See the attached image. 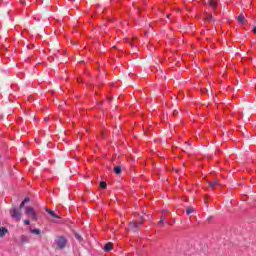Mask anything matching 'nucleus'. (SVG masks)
Wrapping results in <instances>:
<instances>
[{
    "mask_svg": "<svg viewBox=\"0 0 256 256\" xmlns=\"http://www.w3.org/2000/svg\"><path fill=\"white\" fill-rule=\"evenodd\" d=\"M100 187L101 189H107V182L105 181L100 182Z\"/></svg>",
    "mask_w": 256,
    "mask_h": 256,
    "instance_id": "nucleus-16",
    "label": "nucleus"
},
{
    "mask_svg": "<svg viewBox=\"0 0 256 256\" xmlns=\"http://www.w3.org/2000/svg\"><path fill=\"white\" fill-rule=\"evenodd\" d=\"M20 241L21 243L25 244V243H29V238L25 235L20 236Z\"/></svg>",
    "mask_w": 256,
    "mask_h": 256,
    "instance_id": "nucleus-11",
    "label": "nucleus"
},
{
    "mask_svg": "<svg viewBox=\"0 0 256 256\" xmlns=\"http://www.w3.org/2000/svg\"><path fill=\"white\" fill-rule=\"evenodd\" d=\"M7 233H9V230H7V228L0 227V239L5 237V235H7Z\"/></svg>",
    "mask_w": 256,
    "mask_h": 256,
    "instance_id": "nucleus-6",
    "label": "nucleus"
},
{
    "mask_svg": "<svg viewBox=\"0 0 256 256\" xmlns=\"http://www.w3.org/2000/svg\"><path fill=\"white\" fill-rule=\"evenodd\" d=\"M131 47H133V43L130 42Z\"/></svg>",
    "mask_w": 256,
    "mask_h": 256,
    "instance_id": "nucleus-31",
    "label": "nucleus"
},
{
    "mask_svg": "<svg viewBox=\"0 0 256 256\" xmlns=\"http://www.w3.org/2000/svg\"><path fill=\"white\" fill-rule=\"evenodd\" d=\"M202 93H209V90L204 89V90H202Z\"/></svg>",
    "mask_w": 256,
    "mask_h": 256,
    "instance_id": "nucleus-22",
    "label": "nucleus"
},
{
    "mask_svg": "<svg viewBox=\"0 0 256 256\" xmlns=\"http://www.w3.org/2000/svg\"><path fill=\"white\" fill-rule=\"evenodd\" d=\"M143 221H144V218H143V216H141L140 217V223H143Z\"/></svg>",
    "mask_w": 256,
    "mask_h": 256,
    "instance_id": "nucleus-23",
    "label": "nucleus"
},
{
    "mask_svg": "<svg viewBox=\"0 0 256 256\" xmlns=\"http://www.w3.org/2000/svg\"><path fill=\"white\" fill-rule=\"evenodd\" d=\"M194 212H195V209L193 207H189L186 210L187 215H191V213H194Z\"/></svg>",
    "mask_w": 256,
    "mask_h": 256,
    "instance_id": "nucleus-15",
    "label": "nucleus"
},
{
    "mask_svg": "<svg viewBox=\"0 0 256 256\" xmlns=\"http://www.w3.org/2000/svg\"><path fill=\"white\" fill-rule=\"evenodd\" d=\"M122 171H123V168H121V166L114 167V173L116 175H121Z\"/></svg>",
    "mask_w": 256,
    "mask_h": 256,
    "instance_id": "nucleus-9",
    "label": "nucleus"
},
{
    "mask_svg": "<svg viewBox=\"0 0 256 256\" xmlns=\"http://www.w3.org/2000/svg\"><path fill=\"white\" fill-rule=\"evenodd\" d=\"M165 223V218L162 216L159 221V225H163Z\"/></svg>",
    "mask_w": 256,
    "mask_h": 256,
    "instance_id": "nucleus-18",
    "label": "nucleus"
},
{
    "mask_svg": "<svg viewBox=\"0 0 256 256\" xmlns=\"http://www.w3.org/2000/svg\"><path fill=\"white\" fill-rule=\"evenodd\" d=\"M45 211L48 215H51L54 219H59V215L55 214V212L49 208H45Z\"/></svg>",
    "mask_w": 256,
    "mask_h": 256,
    "instance_id": "nucleus-5",
    "label": "nucleus"
},
{
    "mask_svg": "<svg viewBox=\"0 0 256 256\" xmlns=\"http://www.w3.org/2000/svg\"><path fill=\"white\" fill-rule=\"evenodd\" d=\"M29 201H31L30 198H25L22 202L25 204V203H29Z\"/></svg>",
    "mask_w": 256,
    "mask_h": 256,
    "instance_id": "nucleus-20",
    "label": "nucleus"
},
{
    "mask_svg": "<svg viewBox=\"0 0 256 256\" xmlns=\"http://www.w3.org/2000/svg\"><path fill=\"white\" fill-rule=\"evenodd\" d=\"M75 239H77V241H79V243H81V241H83V237L80 236L79 233L75 232Z\"/></svg>",
    "mask_w": 256,
    "mask_h": 256,
    "instance_id": "nucleus-14",
    "label": "nucleus"
},
{
    "mask_svg": "<svg viewBox=\"0 0 256 256\" xmlns=\"http://www.w3.org/2000/svg\"><path fill=\"white\" fill-rule=\"evenodd\" d=\"M211 219H213V217H209V218H208V221H211Z\"/></svg>",
    "mask_w": 256,
    "mask_h": 256,
    "instance_id": "nucleus-28",
    "label": "nucleus"
},
{
    "mask_svg": "<svg viewBox=\"0 0 256 256\" xmlns=\"http://www.w3.org/2000/svg\"><path fill=\"white\" fill-rule=\"evenodd\" d=\"M44 121H49V118H44Z\"/></svg>",
    "mask_w": 256,
    "mask_h": 256,
    "instance_id": "nucleus-27",
    "label": "nucleus"
},
{
    "mask_svg": "<svg viewBox=\"0 0 256 256\" xmlns=\"http://www.w3.org/2000/svg\"><path fill=\"white\" fill-rule=\"evenodd\" d=\"M211 19H213V15L206 14V21H211Z\"/></svg>",
    "mask_w": 256,
    "mask_h": 256,
    "instance_id": "nucleus-17",
    "label": "nucleus"
},
{
    "mask_svg": "<svg viewBox=\"0 0 256 256\" xmlns=\"http://www.w3.org/2000/svg\"><path fill=\"white\" fill-rule=\"evenodd\" d=\"M186 145H189V146H191V143H190V142H186Z\"/></svg>",
    "mask_w": 256,
    "mask_h": 256,
    "instance_id": "nucleus-26",
    "label": "nucleus"
},
{
    "mask_svg": "<svg viewBox=\"0 0 256 256\" xmlns=\"http://www.w3.org/2000/svg\"><path fill=\"white\" fill-rule=\"evenodd\" d=\"M111 249H113V244L111 242L105 244L104 251H111Z\"/></svg>",
    "mask_w": 256,
    "mask_h": 256,
    "instance_id": "nucleus-10",
    "label": "nucleus"
},
{
    "mask_svg": "<svg viewBox=\"0 0 256 256\" xmlns=\"http://www.w3.org/2000/svg\"><path fill=\"white\" fill-rule=\"evenodd\" d=\"M58 249L63 250L67 246V240L65 237L60 236L55 240Z\"/></svg>",
    "mask_w": 256,
    "mask_h": 256,
    "instance_id": "nucleus-2",
    "label": "nucleus"
},
{
    "mask_svg": "<svg viewBox=\"0 0 256 256\" xmlns=\"http://www.w3.org/2000/svg\"><path fill=\"white\" fill-rule=\"evenodd\" d=\"M10 217L16 221H21L23 215L21 214V210H18L16 207H12L10 210Z\"/></svg>",
    "mask_w": 256,
    "mask_h": 256,
    "instance_id": "nucleus-1",
    "label": "nucleus"
},
{
    "mask_svg": "<svg viewBox=\"0 0 256 256\" xmlns=\"http://www.w3.org/2000/svg\"><path fill=\"white\" fill-rule=\"evenodd\" d=\"M24 225H31V221H29V220H24Z\"/></svg>",
    "mask_w": 256,
    "mask_h": 256,
    "instance_id": "nucleus-21",
    "label": "nucleus"
},
{
    "mask_svg": "<svg viewBox=\"0 0 256 256\" xmlns=\"http://www.w3.org/2000/svg\"><path fill=\"white\" fill-rule=\"evenodd\" d=\"M141 225H143V222H130V231H132L133 233H137Z\"/></svg>",
    "mask_w": 256,
    "mask_h": 256,
    "instance_id": "nucleus-4",
    "label": "nucleus"
},
{
    "mask_svg": "<svg viewBox=\"0 0 256 256\" xmlns=\"http://www.w3.org/2000/svg\"><path fill=\"white\" fill-rule=\"evenodd\" d=\"M205 205H209V203L207 201H205Z\"/></svg>",
    "mask_w": 256,
    "mask_h": 256,
    "instance_id": "nucleus-30",
    "label": "nucleus"
},
{
    "mask_svg": "<svg viewBox=\"0 0 256 256\" xmlns=\"http://www.w3.org/2000/svg\"><path fill=\"white\" fill-rule=\"evenodd\" d=\"M237 19L239 23H245L247 21L245 20V16H243V14H240Z\"/></svg>",
    "mask_w": 256,
    "mask_h": 256,
    "instance_id": "nucleus-12",
    "label": "nucleus"
},
{
    "mask_svg": "<svg viewBox=\"0 0 256 256\" xmlns=\"http://www.w3.org/2000/svg\"><path fill=\"white\" fill-rule=\"evenodd\" d=\"M24 207H25V202H21L19 206V210L21 211V209H23Z\"/></svg>",
    "mask_w": 256,
    "mask_h": 256,
    "instance_id": "nucleus-19",
    "label": "nucleus"
},
{
    "mask_svg": "<svg viewBox=\"0 0 256 256\" xmlns=\"http://www.w3.org/2000/svg\"><path fill=\"white\" fill-rule=\"evenodd\" d=\"M173 115H177V110H174Z\"/></svg>",
    "mask_w": 256,
    "mask_h": 256,
    "instance_id": "nucleus-25",
    "label": "nucleus"
},
{
    "mask_svg": "<svg viewBox=\"0 0 256 256\" xmlns=\"http://www.w3.org/2000/svg\"><path fill=\"white\" fill-rule=\"evenodd\" d=\"M219 3V0H209L208 1V5H210V7H217V4Z\"/></svg>",
    "mask_w": 256,
    "mask_h": 256,
    "instance_id": "nucleus-8",
    "label": "nucleus"
},
{
    "mask_svg": "<svg viewBox=\"0 0 256 256\" xmlns=\"http://www.w3.org/2000/svg\"><path fill=\"white\" fill-rule=\"evenodd\" d=\"M30 232H31L33 235H41V230H39V229H32V230H30Z\"/></svg>",
    "mask_w": 256,
    "mask_h": 256,
    "instance_id": "nucleus-13",
    "label": "nucleus"
},
{
    "mask_svg": "<svg viewBox=\"0 0 256 256\" xmlns=\"http://www.w3.org/2000/svg\"><path fill=\"white\" fill-rule=\"evenodd\" d=\"M26 215H30L34 221H37V212H35V209L31 206H27L25 210Z\"/></svg>",
    "mask_w": 256,
    "mask_h": 256,
    "instance_id": "nucleus-3",
    "label": "nucleus"
},
{
    "mask_svg": "<svg viewBox=\"0 0 256 256\" xmlns=\"http://www.w3.org/2000/svg\"><path fill=\"white\" fill-rule=\"evenodd\" d=\"M253 33L256 35V26L253 28Z\"/></svg>",
    "mask_w": 256,
    "mask_h": 256,
    "instance_id": "nucleus-24",
    "label": "nucleus"
},
{
    "mask_svg": "<svg viewBox=\"0 0 256 256\" xmlns=\"http://www.w3.org/2000/svg\"><path fill=\"white\" fill-rule=\"evenodd\" d=\"M169 17H171V14H168V15H167V18H169Z\"/></svg>",
    "mask_w": 256,
    "mask_h": 256,
    "instance_id": "nucleus-29",
    "label": "nucleus"
},
{
    "mask_svg": "<svg viewBox=\"0 0 256 256\" xmlns=\"http://www.w3.org/2000/svg\"><path fill=\"white\" fill-rule=\"evenodd\" d=\"M209 187H211L212 189H215V187H217V185H219V180L214 179L212 182L208 183Z\"/></svg>",
    "mask_w": 256,
    "mask_h": 256,
    "instance_id": "nucleus-7",
    "label": "nucleus"
}]
</instances>
